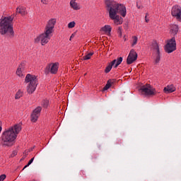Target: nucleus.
<instances>
[{
	"label": "nucleus",
	"mask_w": 181,
	"mask_h": 181,
	"mask_svg": "<svg viewBox=\"0 0 181 181\" xmlns=\"http://www.w3.org/2000/svg\"><path fill=\"white\" fill-rule=\"evenodd\" d=\"M26 155L28 154H25V156H23V159H25V158H26Z\"/></svg>",
	"instance_id": "nucleus-36"
},
{
	"label": "nucleus",
	"mask_w": 181,
	"mask_h": 181,
	"mask_svg": "<svg viewBox=\"0 0 181 181\" xmlns=\"http://www.w3.org/2000/svg\"><path fill=\"white\" fill-rule=\"evenodd\" d=\"M153 59L155 64H158L160 62V52H154L153 53Z\"/></svg>",
	"instance_id": "nucleus-19"
},
{
	"label": "nucleus",
	"mask_w": 181,
	"mask_h": 181,
	"mask_svg": "<svg viewBox=\"0 0 181 181\" xmlns=\"http://www.w3.org/2000/svg\"><path fill=\"white\" fill-rule=\"evenodd\" d=\"M23 97V91L21 89H19L15 95V100H19L20 98H22Z\"/></svg>",
	"instance_id": "nucleus-21"
},
{
	"label": "nucleus",
	"mask_w": 181,
	"mask_h": 181,
	"mask_svg": "<svg viewBox=\"0 0 181 181\" xmlns=\"http://www.w3.org/2000/svg\"><path fill=\"white\" fill-rule=\"evenodd\" d=\"M137 8H138V9H140V8H141V7H140V6H137Z\"/></svg>",
	"instance_id": "nucleus-37"
},
{
	"label": "nucleus",
	"mask_w": 181,
	"mask_h": 181,
	"mask_svg": "<svg viewBox=\"0 0 181 181\" xmlns=\"http://www.w3.org/2000/svg\"><path fill=\"white\" fill-rule=\"evenodd\" d=\"M94 54L93 52H90L88 54L83 56V60H90L91 59V56Z\"/></svg>",
	"instance_id": "nucleus-25"
},
{
	"label": "nucleus",
	"mask_w": 181,
	"mask_h": 181,
	"mask_svg": "<svg viewBox=\"0 0 181 181\" xmlns=\"http://www.w3.org/2000/svg\"><path fill=\"white\" fill-rule=\"evenodd\" d=\"M140 90L144 95H155L156 94V89L151 84L146 83V85L141 87Z\"/></svg>",
	"instance_id": "nucleus-7"
},
{
	"label": "nucleus",
	"mask_w": 181,
	"mask_h": 181,
	"mask_svg": "<svg viewBox=\"0 0 181 181\" xmlns=\"http://www.w3.org/2000/svg\"><path fill=\"white\" fill-rule=\"evenodd\" d=\"M111 63H113V67L115 69H117L122 63V57H119L117 59H114L113 61L111 62Z\"/></svg>",
	"instance_id": "nucleus-20"
},
{
	"label": "nucleus",
	"mask_w": 181,
	"mask_h": 181,
	"mask_svg": "<svg viewBox=\"0 0 181 181\" xmlns=\"http://www.w3.org/2000/svg\"><path fill=\"white\" fill-rule=\"evenodd\" d=\"M117 33L119 37H122V27H118Z\"/></svg>",
	"instance_id": "nucleus-28"
},
{
	"label": "nucleus",
	"mask_w": 181,
	"mask_h": 181,
	"mask_svg": "<svg viewBox=\"0 0 181 181\" xmlns=\"http://www.w3.org/2000/svg\"><path fill=\"white\" fill-rule=\"evenodd\" d=\"M57 22V19L50 18L45 27L44 33L35 38V43H41L42 46L47 45L48 42L52 39V36H53V32H54V26H56Z\"/></svg>",
	"instance_id": "nucleus-3"
},
{
	"label": "nucleus",
	"mask_w": 181,
	"mask_h": 181,
	"mask_svg": "<svg viewBox=\"0 0 181 181\" xmlns=\"http://www.w3.org/2000/svg\"><path fill=\"white\" fill-rule=\"evenodd\" d=\"M124 40H127V39L125 38V37H124Z\"/></svg>",
	"instance_id": "nucleus-38"
},
{
	"label": "nucleus",
	"mask_w": 181,
	"mask_h": 181,
	"mask_svg": "<svg viewBox=\"0 0 181 181\" xmlns=\"http://www.w3.org/2000/svg\"><path fill=\"white\" fill-rule=\"evenodd\" d=\"M41 4H43V5H47V4H49V1H47V0H41Z\"/></svg>",
	"instance_id": "nucleus-32"
},
{
	"label": "nucleus",
	"mask_w": 181,
	"mask_h": 181,
	"mask_svg": "<svg viewBox=\"0 0 181 181\" xmlns=\"http://www.w3.org/2000/svg\"><path fill=\"white\" fill-rule=\"evenodd\" d=\"M179 33V25L176 24H171L170 25V35L176 36Z\"/></svg>",
	"instance_id": "nucleus-16"
},
{
	"label": "nucleus",
	"mask_w": 181,
	"mask_h": 181,
	"mask_svg": "<svg viewBox=\"0 0 181 181\" xmlns=\"http://www.w3.org/2000/svg\"><path fill=\"white\" fill-rule=\"evenodd\" d=\"M16 14L21 15V16H26L28 15V10H26V7L23 6H19L16 8Z\"/></svg>",
	"instance_id": "nucleus-13"
},
{
	"label": "nucleus",
	"mask_w": 181,
	"mask_h": 181,
	"mask_svg": "<svg viewBox=\"0 0 181 181\" xmlns=\"http://www.w3.org/2000/svg\"><path fill=\"white\" fill-rule=\"evenodd\" d=\"M41 105L44 107V108H47V107H49V100L47 99H45L42 101Z\"/></svg>",
	"instance_id": "nucleus-24"
},
{
	"label": "nucleus",
	"mask_w": 181,
	"mask_h": 181,
	"mask_svg": "<svg viewBox=\"0 0 181 181\" xmlns=\"http://www.w3.org/2000/svg\"><path fill=\"white\" fill-rule=\"evenodd\" d=\"M151 49L153 50V53H160V50L159 49V44L156 41H153L152 42Z\"/></svg>",
	"instance_id": "nucleus-18"
},
{
	"label": "nucleus",
	"mask_w": 181,
	"mask_h": 181,
	"mask_svg": "<svg viewBox=\"0 0 181 181\" xmlns=\"http://www.w3.org/2000/svg\"><path fill=\"white\" fill-rule=\"evenodd\" d=\"M76 27V21H71L68 23V28L73 29V28Z\"/></svg>",
	"instance_id": "nucleus-27"
},
{
	"label": "nucleus",
	"mask_w": 181,
	"mask_h": 181,
	"mask_svg": "<svg viewBox=\"0 0 181 181\" xmlns=\"http://www.w3.org/2000/svg\"><path fill=\"white\" fill-rule=\"evenodd\" d=\"M107 11L109 12V18L113 21V23L118 26L124 23V18L127 16V7L122 4L112 0H106L105 1Z\"/></svg>",
	"instance_id": "nucleus-1"
},
{
	"label": "nucleus",
	"mask_w": 181,
	"mask_h": 181,
	"mask_svg": "<svg viewBox=\"0 0 181 181\" xmlns=\"http://www.w3.org/2000/svg\"><path fill=\"white\" fill-rule=\"evenodd\" d=\"M46 71L51 73V74H57L59 71V62L49 64L46 67Z\"/></svg>",
	"instance_id": "nucleus-10"
},
{
	"label": "nucleus",
	"mask_w": 181,
	"mask_h": 181,
	"mask_svg": "<svg viewBox=\"0 0 181 181\" xmlns=\"http://www.w3.org/2000/svg\"><path fill=\"white\" fill-rule=\"evenodd\" d=\"M176 91V86L173 84H169L163 88V93L165 94H170Z\"/></svg>",
	"instance_id": "nucleus-15"
},
{
	"label": "nucleus",
	"mask_w": 181,
	"mask_h": 181,
	"mask_svg": "<svg viewBox=\"0 0 181 181\" xmlns=\"http://www.w3.org/2000/svg\"><path fill=\"white\" fill-rule=\"evenodd\" d=\"M69 6L73 11H80V9H81V6L80 4L77 3V0H71Z\"/></svg>",
	"instance_id": "nucleus-14"
},
{
	"label": "nucleus",
	"mask_w": 181,
	"mask_h": 181,
	"mask_svg": "<svg viewBox=\"0 0 181 181\" xmlns=\"http://www.w3.org/2000/svg\"><path fill=\"white\" fill-rule=\"evenodd\" d=\"M138 43V37L136 36H132V46L134 47V46H136V45Z\"/></svg>",
	"instance_id": "nucleus-23"
},
{
	"label": "nucleus",
	"mask_w": 181,
	"mask_h": 181,
	"mask_svg": "<svg viewBox=\"0 0 181 181\" xmlns=\"http://www.w3.org/2000/svg\"><path fill=\"white\" fill-rule=\"evenodd\" d=\"M33 160H35V157H33V158H31L29 162L28 163V164L23 168V169H26V168H28V166H29L30 165H32V163H33Z\"/></svg>",
	"instance_id": "nucleus-29"
},
{
	"label": "nucleus",
	"mask_w": 181,
	"mask_h": 181,
	"mask_svg": "<svg viewBox=\"0 0 181 181\" xmlns=\"http://www.w3.org/2000/svg\"><path fill=\"white\" fill-rule=\"evenodd\" d=\"M100 30L107 36H111V30H112V27H111L110 25H105L101 28Z\"/></svg>",
	"instance_id": "nucleus-17"
},
{
	"label": "nucleus",
	"mask_w": 181,
	"mask_h": 181,
	"mask_svg": "<svg viewBox=\"0 0 181 181\" xmlns=\"http://www.w3.org/2000/svg\"><path fill=\"white\" fill-rule=\"evenodd\" d=\"M13 19L15 16H3L0 18V35L8 37H14Z\"/></svg>",
	"instance_id": "nucleus-4"
},
{
	"label": "nucleus",
	"mask_w": 181,
	"mask_h": 181,
	"mask_svg": "<svg viewBox=\"0 0 181 181\" xmlns=\"http://www.w3.org/2000/svg\"><path fill=\"white\" fill-rule=\"evenodd\" d=\"M22 131V124H16L5 129L1 136V144L3 146H13L18 138V134Z\"/></svg>",
	"instance_id": "nucleus-2"
},
{
	"label": "nucleus",
	"mask_w": 181,
	"mask_h": 181,
	"mask_svg": "<svg viewBox=\"0 0 181 181\" xmlns=\"http://www.w3.org/2000/svg\"><path fill=\"white\" fill-rule=\"evenodd\" d=\"M147 16H148V13L145 16V21H146V23H148V22H149V19L147 18Z\"/></svg>",
	"instance_id": "nucleus-33"
},
{
	"label": "nucleus",
	"mask_w": 181,
	"mask_h": 181,
	"mask_svg": "<svg viewBox=\"0 0 181 181\" xmlns=\"http://www.w3.org/2000/svg\"><path fill=\"white\" fill-rule=\"evenodd\" d=\"M111 86H112V83L111 81H108L105 86L103 88V90L105 91L108 90V88H110Z\"/></svg>",
	"instance_id": "nucleus-26"
},
{
	"label": "nucleus",
	"mask_w": 181,
	"mask_h": 181,
	"mask_svg": "<svg viewBox=\"0 0 181 181\" xmlns=\"http://www.w3.org/2000/svg\"><path fill=\"white\" fill-rule=\"evenodd\" d=\"M18 155V151H13L11 154V158H15Z\"/></svg>",
	"instance_id": "nucleus-31"
},
{
	"label": "nucleus",
	"mask_w": 181,
	"mask_h": 181,
	"mask_svg": "<svg viewBox=\"0 0 181 181\" xmlns=\"http://www.w3.org/2000/svg\"><path fill=\"white\" fill-rule=\"evenodd\" d=\"M40 112H42V107H37L31 114V122H36L37 119H39V117H40Z\"/></svg>",
	"instance_id": "nucleus-12"
},
{
	"label": "nucleus",
	"mask_w": 181,
	"mask_h": 181,
	"mask_svg": "<svg viewBox=\"0 0 181 181\" xmlns=\"http://www.w3.org/2000/svg\"><path fill=\"white\" fill-rule=\"evenodd\" d=\"M25 70H26V65L25 64V62L21 63L16 71V76L20 78H24Z\"/></svg>",
	"instance_id": "nucleus-9"
},
{
	"label": "nucleus",
	"mask_w": 181,
	"mask_h": 181,
	"mask_svg": "<svg viewBox=\"0 0 181 181\" xmlns=\"http://www.w3.org/2000/svg\"><path fill=\"white\" fill-rule=\"evenodd\" d=\"M165 45L164 46V50L165 53H173L176 50V37H173L168 39L165 42Z\"/></svg>",
	"instance_id": "nucleus-6"
},
{
	"label": "nucleus",
	"mask_w": 181,
	"mask_h": 181,
	"mask_svg": "<svg viewBox=\"0 0 181 181\" xmlns=\"http://www.w3.org/2000/svg\"><path fill=\"white\" fill-rule=\"evenodd\" d=\"M38 81H39L36 75L28 74L25 76L24 83L27 84L26 90L28 94H33V93H35V91H36Z\"/></svg>",
	"instance_id": "nucleus-5"
},
{
	"label": "nucleus",
	"mask_w": 181,
	"mask_h": 181,
	"mask_svg": "<svg viewBox=\"0 0 181 181\" xmlns=\"http://www.w3.org/2000/svg\"><path fill=\"white\" fill-rule=\"evenodd\" d=\"M6 179V175L2 174L0 175V181H4Z\"/></svg>",
	"instance_id": "nucleus-30"
},
{
	"label": "nucleus",
	"mask_w": 181,
	"mask_h": 181,
	"mask_svg": "<svg viewBox=\"0 0 181 181\" xmlns=\"http://www.w3.org/2000/svg\"><path fill=\"white\" fill-rule=\"evenodd\" d=\"M73 37H74V34H71L69 40H71V39H73Z\"/></svg>",
	"instance_id": "nucleus-35"
},
{
	"label": "nucleus",
	"mask_w": 181,
	"mask_h": 181,
	"mask_svg": "<svg viewBox=\"0 0 181 181\" xmlns=\"http://www.w3.org/2000/svg\"><path fill=\"white\" fill-rule=\"evenodd\" d=\"M2 132V122L0 121V134Z\"/></svg>",
	"instance_id": "nucleus-34"
},
{
	"label": "nucleus",
	"mask_w": 181,
	"mask_h": 181,
	"mask_svg": "<svg viewBox=\"0 0 181 181\" xmlns=\"http://www.w3.org/2000/svg\"><path fill=\"white\" fill-rule=\"evenodd\" d=\"M171 16L175 18L178 22H181V7L179 5H175L171 8Z\"/></svg>",
	"instance_id": "nucleus-8"
},
{
	"label": "nucleus",
	"mask_w": 181,
	"mask_h": 181,
	"mask_svg": "<svg viewBox=\"0 0 181 181\" xmlns=\"http://www.w3.org/2000/svg\"><path fill=\"white\" fill-rule=\"evenodd\" d=\"M136 59H138V54L135 49H131L127 59V64H132L134 62L136 61Z\"/></svg>",
	"instance_id": "nucleus-11"
},
{
	"label": "nucleus",
	"mask_w": 181,
	"mask_h": 181,
	"mask_svg": "<svg viewBox=\"0 0 181 181\" xmlns=\"http://www.w3.org/2000/svg\"><path fill=\"white\" fill-rule=\"evenodd\" d=\"M112 66H114V62L109 63L105 69V73H110L112 70Z\"/></svg>",
	"instance_id": "nucleus-22"
}]
</instances>
